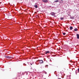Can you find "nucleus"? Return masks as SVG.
<instances>
[{
	"mask_svg": "<svg viewBox=\"0 0 79 79\" xmlns=\"http://www.w3.org/2000/svg\"><path fill=\"white\" fill-rule=\"evenodd\" d=\"M5 57L6 58H8V59H10L11 58V57H10V56H5Z\"/></svg>",
	"mask_w": 79,
	"mask_h": 79,
	"instance_id": "obj_2",
	"label": "nucleus"
},
{
	"mask_svg": "<svg viewBox=\"0 0 79 79\" xmlns=\"http://www.w3.org/2000/svg\"><path fill=\"white\" fill-rule=\"evenodd\" d=\"M61 79V78H59V79Z\"/></svg>",
	"mask_w": 79,
	"mask_h": 79,
	"instance_id": "obj_15",
	"label": "nucleus"
},
{
	"mask_svg": "<svg viewBox=\"0 0 79 79\" xmlns=\"http://www.w3.org/2000/svg\"><path fill=\"white\" fill-rule=\"evenodd\" d=\"M60 19L61 20H63V19H64V18L63 17H62Z\"/></svg>",
	"mask_w": 79,
	"mask_h": 79,
	"instance_id": "obj_11",
	"label": "nucleus"
},
{
	"mask_svg": "<svg viewBox=\"0 0 79 79\" xmlns=\"http://www.w3.org/2000/svg\"><path fill=\"white\" fill-rule=\"evenodd\" d=\"M77 39H79V35L78 34H77Z\"/></svg>",
	"mask_w": 79,
	"mask_h": 79,
	"instance_id": "obj_6",
	"label": "nucleus"
},
{
	"mask_svg": "<svg viewBox=\"0 0 79 79\" xmlns=\"http://www.w3.org/2000/svg\"><path fill=\"white\" fill-rule=\"evenodd\" d=\"M63 35H65L66 34V33H63Z\"/></svg>",
	"mask_w": 79,
	"mask_h": 79,
	"instance_id": "obj_12",
	"label": "nucleus"
},
{
	"mask_svg": "<svg viewBox=\"0 0 79 79\" xmlns=\"http://www.w3.org/2000/svg\"><path fill=\"white\" fill-rule=\"evenodd\" d=\"M51 15H52V16H54V15H55V14H56V13H55L54 12H51L50 13Z\"/></svg>",
	"mask_w": 79,
	"mask_h": 79,
	"instance_id": "obj_3",
	"label": "nucleus"
},
{
	"mask_svg": "<svg viewBox=\"0 0 79 79\" xmlns=\"http://www.w3.org/2000/svg\"><path fill=\"white\" fill-rule=\"evenodd\" d=\"M34 7H35V8H38V6H37V5H34Z\"/></svg>",
	"mask_w": 79,
	"mask_h": 79,
	"instance_id": "obj_7",
	"label": "nucleus"
},
{
	"mask_svg": "<svg viewBox=\"0 0 79 79\" xmlns=\"http://www.w3.org/2000/svg\"><path fill=\"white\" fill-rule=\"evenodd\" d=\"M50 53V52L48 51H46L45 52V54H46V55H47V54H48V53Z\"/></svg>",
	"mask_w": 79,
	"mask_h": 79,
	"instance_id": "obj_5",
	"label": "nucleus"
},
{
	"mask_svg": "<svg viewBox=\"0 0 79 79\" xmlns=\"http://www.w3.org/2000/svg\"><path fill=\"white\" fill-rule=\"evenodd\" d=\"M59 2V1L56 0V1H54V2H55L56 3H57V2Z\"/></svg>",
	"mask_w": 79,
	"mask_h": 79,
	"instance_id": "obj_10",
	"label": "nucleus"
},
{
	"mask_svg": "<svg viewBox=\"0 0 79 79\" xmlns=\"http://www.w3.org/2000/svg\"><path fill=\"white\" fill-rule=\"evenodd\" d=\"M38 61L40 64H42V63H44V61L42 60H38Z\"/></svg>",
	"mask_w": 79,
	"mask_h": 79,
	"instance_id": "obj_1",
	"label": "nucleus"
},
{
	"mask_svg": "<svg viewBox=\"0 0 79 79\" xmlns=\"http://www.w3.org/2000/svg\"><path fill=\"white\" fill-rule=\"evenodd\" d=\"M31 65H32V64H30Z\"/></svg>",
	"mask_w": 79,
	"mask_h": 79,
	"instance_id": "obj_14",
	"label": "nucleus"
},
{
	"mask_svg": "<svg viewBox=\"0 0 79 79\" xmlns=\"http://www.w3.org/2000/svg\"><path fill=\"white\" fill-rule=\"evenodd\" d=\"M43 2H44V3H47L48 2V1L47 0H43Z\"/></svg>",
	"mask_w": 79,
	"mask_h": 79,
	"instance_id": "obj_4",
	"label": "nucleus"
},
{
	"mask_svg": "<svg viewBox=\"0 0 79 79\" xmlns=\"http://www.w3.org/2000/svg\"><path fill=\"white\" fill-rule=\"evenodd\" d=\"M78 30V29L77 28H76L74 29V31H77Z\"/></svg>",
	"mask_w": 79,
	"mask_h": 79,
	"instance_id": "obj_8",
	"label": "nucleus"
},
{
	"mask_svg": "<svg viewBox=\"0 0 79 79\" xmlns=\"http://www.w3.org/2000/svg\"><path fill=\"white\" fill-rule=\"evenodd\" d=\"M70 30H72V29H73V27H70Z\"/></svg>",
	"mask_w": 79,
	"mask_h": 79,
	"instance_id": "obj_9",
	"label": "nucleus"
},
{
	"mask_svg": "<svg viewBox=\"0 0 79 79\" xmlns=\"http://www.w3.org/2000/svg\"><path fill=\"white\" fill-rule=\"evenodd\" d=\"M78 73H79V68H78Z\"/></svg>",
	"mask_w": 79,
	"mask_h": 79,
	"instance_id": "obj_13",
	"label": "nucleus"
}]
</instances>
